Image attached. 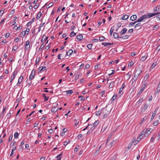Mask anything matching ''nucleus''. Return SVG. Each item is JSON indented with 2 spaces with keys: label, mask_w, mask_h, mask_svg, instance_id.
Masks as SVG:
<instances>
[{
  "label": "nucleus",
  "mask_w": 160,
  "mask_h": 160,
  "mask_svg": "<svg viewBox=\"0 0 160 160\" xmlns=\"http://www.w3.org/2000/svg\"><path fill=\"white\" fill-rule=\"evenodd\" d=\"M133 64V62H131L129 63V64L128 65V67H131L132 65Z\"/></svg>",
  "instance_id": "nucleus-54"
},
{
  "label": "nucleus",
  "mask_w": 160,
  "mask_h": 160,
  "mask_svg": "<svg viewBox=\"0 0 160 160\" xmlns=\"http://www.w3.org/2000/svg\"><path fill=\"white\" fill-rule=\"evenodd\" d=\"M44 47V45H43V44L42 43L41 45V46L40 48H39V50L40 51L41 50H42V49Z\"/></svg>",
  "instance_id": "nucleus-50"
},
{
  "label": "nucleus",
  "mask_w": 160,
  "mask_h": 160,
  "mask_svg": "<svg viewBox=\"0 0 160 160\" xmlns=\"http://www.w3.org/2000/svg\"><path fill=\"white\" fill-rule=\"evenodd\" d=\"M18 48V47L17 46V45L15 44L14 46L12 48V50L13 51H16Z\"/></svg>",
  "instance_id": "nucleus-27"
},
{
  "label": "nucleus",
  "mask_w": 160,
  "mask_h": 160,
  "mask_svg": "<svg viewBox=\"0 0 160 160\" xmlns=\"http://www.w3.org/2000/svg\"><path fill=\"white\" fill-rule=\"evenodd\" d=\"M92 42L93 43L95 42H98V39H94L92 40Z\"/></svg>",
  "instance_id": "nucleus-52"
},
{
  "label": "nucleus",
  "mask_w": 160,
  "mask_h": 160,
  "mask_svg": "<svg viewBox=\"0 0 160 160\" xmlns=\"http://www.w3.org/2000/svg\"><path fill=\"white\" fill-rule=\"evenodd\" d=\"M39 6V4L38 3H37L33 6V7L35 9H37L38 7Z\"/></svg>",
  "instance_id": "nucleus-45"
},
{
  "label": "nucleus",
  "mask_w": 160,
  "mask_h": 160,
  "mask_svg": "<svg viewBox=\"0 0 160 160\" xmlns=\"http://www.w3.org/2000/svg\"><path fill=\"white\" fill-rule=\"evenodd\" d=\"M23 79V77L21 75V76H20V77L19 78L18 80H19V81H20V82L21 83L22 82V81Z\"/></svg>",
  "instance_id": "nucleus-29"
},
{
  "label": "nucleus",
  "mask_w": 160,
  "mask_h": 160,
  "mask_svg": "<svg viewBox=\"0 0 160 160\" xmlns=\"http://www.w3.org/2000/svg\"><path fill=\"white\" fill-rule=\"evenodd\" d=\"M158 139V140L160 139V132H158V137H157Z\"/></svg>",
  "instance_id": "nucleus-64"
},
{
  "label": "nucleus",
  "mask_w": 160,
  "mask_h": 160,
  "mask_svg": "<svg viewBox=\"0 0 160 160\" xmlns=\"http://www.w3.org/2000/svg\"><path fill=\"white\" fill-rule=\"evenodd\" d=\"M129 16H128L127 15H126V14L122 16V19L123 20H126V19H127L128 18Z\"/></svg>",
  "instance_id": "nucleus-16"
},
{
  "label": "nucleus",
  "mask_w": 160,
  "mask_h": 160,
  "mask_svg": "<svg viewBox=\"0 0 160 160\" xmlns=\"http://www.w3.org/2000/svg\"><path fill=\"white\" fill-rule=\"evenodd\" d=\"M16 144V142L13 141H12L11 144V145L12 147L15 145Z\"/></svg>",
  "instance_id": "nucleus-46"
},
{
  "label": "nucleus",
  "mask_w": 160,
  "mask_h": 160,
  "mask_svg": "<svg viewBox=\"0 0 160 160\" xmlns=\"http://www.w3.org/2000/svg\"><path fill=\"white\" fill-rule=\"evenodd\" d=\"M145 88V87H143L141 89L139 92V94H140L143 91Z\"/></svg>",
  "instance_id": "nucleus-43"
},
{
  "label": "nucleus",
  "mask_w": 160,
  "mask_h": 160,
  "mask_svg": "<svg viewBox=\"0 0 160 160\" xmlns=\"http://www.w3.org/2000/svg\"><path fill=\"white\" fill-rule=\"evenodd\" d=\"M156 63H153L151 66L150 68H153L156 66Z\"/></svg>",
  "instance_id": "nucleus-47"
},
{
  "label": "nucleus",
  "mask_w": 160,
  "mask_h": 160,
  "mask_svg": "<svg viewBox=\"0 0 160 160\" xmlns=\"http://www.w3.org/2000/svg\"><path fill=\"white\" fill-rule=\"evenodd\" d=\"M19 134L18 132H15L14 134V137L15 138H17L18 137Z\"/></svg>",
  "instance_id": "nucleus-40"
},
{
  "label": "nucleus",
  "mask_w": 160,
  "mask_h": 160,
  "mask_svg": "<svg viewBox=\"0 0 160 160\" xmlns=\"http://www.w3.org/2000/svg\"><path fill=\"white\" fill-rule=\"evenodd\" d=\"M30 42L28 40L26 41L25 46V49H28L30 48Z\"/></svg>",
  "instance_id": "nucleus-7"
},
{
  "label": "nucleus",
  "mask_w": 160,
  "mask_h": 160,
  "mask_svg": "<svg viewBox=\"0 0 160 160\" xmlns=\"http://www.w3.org/2000/svg\"><path fill=\"white\" fill-rule=\"evenodd\" d=\"M102 45H103L105 46H106L108 45H112L113 44V43H110V42H102Z\"/></svg>",
  "instance_id": "nucleus-13"
},
{
  "label": "nucleus",
  "mask_w": 160,
  "mask_h": 160,
  "mask_svg": "<svg viewBox=\"0 0 160 160\" xmlns=\"http://www.w3.org/2000/svg\"><path fill=\"white\" fill-rule=\"evenodd\" d=\"M42 13L41 12H39L37 15L36 18L37 19H39L41 17L42 15Z\"/></svg>",
  "instance_id": "nucleus-23"
},
{
  "label": "nucleus",
  "mask_w": 160,
  "mask_h": 160,
  "mask_svg": "<svg viewBox=\"0 0 160 160\" xmlns=\"http://www.w3.org/2000/svg\"><path fill=\"white\" fill-rule=\"evenodd\" d=\"M92 44H89L87 45V48L89 49H91L92 47Z\"/></svg>",
  "instance_id": "nucleus-38"
},
{
  "label": "nucleus",
  "mask_w": 160,
  "mask_h": 160,
  "mask_svg": "<svg viewBox=\"0 0 160 160\" xmlns=\"http://www.w3.org/2000/svg\"><path fill=\"white\" fill-rule=\"evenodd\" d=\"M35 73V70L34 69H33L32 72L30 75L29 76V79L30 80H31L33 79L34 77V76Z\"/></svg>",
  "instance_id": "nucleus-4"
},
{
  "label": "nucleus",
  "mask_w": 160,
  "mask_h": 160,
  "mask_svg": "<svg viewBox=\"0 0 160 160\" xmlns=\"http://www.w3.org/2000/svg\"><path fill=\"white\" fill-rule=\"evenodd\" d=\"M99 123V121L98 120H97L94 123H93V125L92 126H91V129L93 130L97 126Z\"/></svg>",
  "instance_id": "nucleus-5"
},
{
  "label": "nucleus",
  "mask_w": 160,
  "mask_h": 160,
  "mask_svg": "<svg viewBox=\"0 0 160 160\" xmlns=\"http://www.w3.org/2000/svg\"><path fill=\"white\" fill-rule=\"evenodd\" d=\"M137 16L136 15H133L130 18V20L132 21H133L136 19Z\"/></svg>",
  "instance_id": "nucleus-10"
},
{
  "label": "nucleus",
  "mask_w": 160,
  "mask_h": 160,
  "mask_svg": "<svg viewBox=\"0 0 160 160\" xmlns=\"http://www.w3.org/2000/svg\"><path fill=\"white\" fill-rule=\"evenodd\" d=\"M150 130H151V129H149L148 130L147 129H144L142 132V135H143L145 137H147L149 134H150L151 132L152 131V130L150 131Z\"/></svg>",
  "instance_id": "nucleus-1"
},
{
  "label": "nucleus",
  "mask_w": 160,
  "mask_h": 160,
  "mask_svg": "<svg viewBox=\"0 0 160 160\" xmlns=\"http://www.w3.org/2000/svg\"><path fill=\"white\" fill-rule=\"evenodd\" d=\"M66 92H67V94H71L73 93V91L72 90H70L68 91H66Z\"/></svg>",
  "instance_id": "nucleus-24"
},
{
  "label": "nucleus",
  "mask_w": 160,
  "mask_h": 160,
  "mask_svg": "<svg viewBox=\"0 0 160 160\" xmlns=\"http://www.w3.org/2000/svg\"><path fill=\"white\" fill-rule=\"evenodd\" d=\"M157 112L155 110L154 111V112H153L152 114V116L151 117V120L153 119L155 116V115L156 114Z\"/></svg>",
  "instance_id": "nucleus-25"
},
{
  "label": "nucleus",
  "mask_w": 160,
  "mask_h": 160,
  "mask_svg": "<svg viewBox=\"0 0 160 160\" xmlns=\"http://www.w3.org/2000/svg\"><path fill=\"white\" fill-rule=\"evenodd\" d=\"M18 71L16 70H15L11 77V81L13 80L14 79Z\"/></svg>",
  "instance_id": "nucleus-6"
},
{
  "label": "nucleus",
  "mask_w": 160,
  "mask_h": 160,
  "mask_svg": "<svg viewBox=\"0 0 160 160\" xmlns=\"http://www.w3.org/2000/svg\"><path fill=\"white\" fill-rule=\"evenodd\" d=\"M79 77V75L78 74H77L76 75L75 78V79L76 80H78Z\"/></svg>",
  "instance_id": "nucleus-53"
},
{
  "label": "nucleus",
  "mask_w": 160,
  "mask_h": 160,
  "mask_svg": "<svg viewBox=\"0 0 160 160\" xmlns=\"http://www.w3.org/2000/svg\"><path fill=\"white\" fill-rule=\"evenodd\" d=\"M4 9H2L1 10V11H0V17L2 16V15L4 13Z\"/></svg>",
  "instance_id": "nucleus-37"
},
{
  "label": "nucleus",
  "mask_w": 160,
  "mask_h": 160,
  "mask_svg": "<svg viewBox=\"0 0 160 160\" xmlns=\"http://www.w3.org/2000/svg\"><path fill=\"white\" fill-rule=\"evenodd\" d=\"M157 14V13H149L148 15H146V16L147 17V18H149L151 17H152L153 16H154L156 15Z\"/></svg>",
  "instance_id": "nucleus-8"
},
{
  "label": "nucleus",
  "mask_w": 160,
  "mask_h": 160,
  "mask_svg": "<svg viewBox=\"0 0 160 160\" xmlns=\"http://www.w3.org/2000/svg\"><path fill=\"white\" fill-rule=\"evenodd\" d=\"M148 106V105L146 103L145 104V105L143 107V109H144V110H146Z\"/></svg>",
  "instance_id": "nucleus-42"
},
{
  "label": "nucleus",
  "mask_w": 160,
  "mask_h": 160,
  "mask_svg": "<svg viewBox=\"0 0 160 160\" xmlns=\"http://www.w3.org/2000/svg\"><path fill=\"white\" fill-rule=\"evenodd\" d=\"M76 33L74 32L73 31H72L70 33V36L71 37H72L75 36L76 35Z\"/></svg>",
  "instance_id": "nucleus-34"
},
{
  "label": "nucleus",
  "mask_w": 160,
  "mask_h": 160,
  "mask_svg": "<svg viewBox=\"0 0 160 160\" xmlns=\"http://www.w3.org/2000/svg\"><path fill=\"white\" fill-rule=\"evenodd\" d=\"M48 98H49V97H47V96L45 97H44V102H46V101H48Z\"/></svg>",
  "instance_id": "nucleus-57"
},
{
  "label": "nucleus",
  "mask_w": 160,
  "mask_h": 160,
  "mask_svg": "<svg viewBox=\"0 0 160 160\" xmlns=\"http://www.w3.org/2000/svg\"><path fill=\"white\" fill-rule=\"evenodd\" d=\"M123 89H122V88H120L119 90V93L120 94H121V95H122L123 94V92L122 91Z\"/></svg>",
  "instance_id": "nucleus-39"
},
{
  "label": "nucleus",
  "mask_w": 160,
  "mask_h": 160,
  "mask_svg": "<svg viewBox=\"0 0 160 160\" xmlns=\"http://www.w3.org/2000/svg\"><path fill=\"white\" fill-rule=\"evenodd\" d=\"M142 72V70L140 68H136L134 71V77L138 78Z\"/></svg>",
  "instance_id": "nucleus-2"
},
{
  "label": "nucleus",
  "mask_w": 160,
  "mask_h": 160,
  "mask_svg": "<svg viewBox=\"0 0 160 160\" xmlns=\"http://www.w3.org/2000/svg\"><path fill=\"white\" fill-rule=\"evenodd\" d=\"M114 85V81L112 82L110 84L109 87V88H113Z\"/></svg>",
  "instance_id": "nucleus-20"
},
{
  "label": "nucleus",
  "mask_w": 160,
  "mask_h": 160,
  "mask_svg": "<svg viewBox=\"0 0 160 160\" xmlns=\"http://www.w3.org/2000/svg\"><path fill=\"white\" fill-rule=\"evenodd\" d=\"M67 131V129L66 128H64L62 130V132H64V133L66 132Z\"/></svg>",
  "instance_id": "nucleus-60"
},
{
  "label": "nucleus",
  "mask_w": 160,
  "mask_h": 160,
  "mask_svg": "<svg viewBox=\"0 0 160 160\" xmlns=\"http://www.w3.org/2000/svg\"><path fill=\"white\" fill-rule=\"evenodd\" d=\"M146 18H147V17L146 16V15H144L141 16L136 21L137 22H140L143 21H144V20H145Z\"/></svg>",
  "instance_id": "nucleus-3"
},
{
  "label": "nucleus",
  "mask_w": 160,
  "mask_h": 160,
  "mask_svg": "<svg viewBox=\"0 0 160 160\" xmlns=\"http://www.w3.org/2000/svg\"><path fill=\"white\" fill-rule=\"evenodd\" d=\"M79 146H77V147H76L75 149H74V151L75 152H77L78 151V148H79Z\"/></svg>",
  "instance_id": "nucleus-59"
},
{
  "label": "nucleus",
  "mask_w": 160,
  "mask_h": 160,
  "mask_svg": "<svg viewBox=\"0 0 160 160\" xmlns=\"http://www.w3.org/2000/svg\"><path fill=\"white\" fill-rule=\"evenodd\" d=\"M114 29V26H112L110 30V34L111 35H112V33L113 32Z\"/></svg>",
  "instance_id": "nucleus-21"
},
{
  "label": "nucleus",
  "mask_w": 160,
  "mask_h": 160,
  "mask_svg": "<svg viewBox=\"0 0 160 160\" xmlns=\"http://www.w3.org/2000/svg\"><path fill=\"white\" fill-rule=\"evenodd\" d=\"M53 4V2H50V3L46 7L47 8H48L50 7H51L52 6Z\"/></svg>",
  "instance_id": "nucleus-26"
},
{
  "label": "nucleus",
  "mask_w": 160,
  "mask_h": 160,
  "mask_svg": "<svg viewBox=\"0 0 160 160\" xmlns=\"http://www.w3.org/2000/svg\"><path fill=\"white\" fill-rule=\"evenodd\" d=\"M101 113V111H98L96 112V115L97 116H99L100 115V114Z\"/></svg>",
  "instance_id": "nucleus-44"
},
{
  "label": "nucleus",
  "mask_w": 160,
  "mask_h": 160,
  "mask_svg": "<svg viewBox=\"0 0 160 160\" xmlns=\"http://www.w3.org/2000/svg\"><path fill=\"white\" fill-rule=\"evenodd\" d=\"M156 13H157V14L156 17L157 18H158L159 20H160V12H156Z\"/></svg>",
  "instance_id": "nucleus-22"
},
{
  "label": "nucleus",
  "mask_w": 160,
  "mask_h": 160,
  "mask_svg": "<svg viewBox=\"0 0 160 160\" xmlns=\"http://www.w3.org/2000/svg\"><path fill=\"white\" fill-rule=\"evenodd\" d=\"M159 26L158 25H156L153 27V29H156L158 28Z\"/></svg>",
  "instance_id": "nucleus-61"
},
{
  "label": "nucleus",
  "mask_w": 160,
  "mask_h": 160,
  "mask_svg": "<svg viewBox=\"0 0 160 160\" xmlns=\"http://www.w3.org/2000/svg\"><path fill=\"white\" fill-rule=\"evenodd\" d=\"M127 29L126 28H123L120 32V35H122L124 34L127 31Z\"/></svg>",
  "instance_id": "nucleus-15"
},
{
  "label": "nucleus",
  "mask_w": 160,
  "mask_h": 160,
  "mask_svg": "<svg viewBox=\"0 0 160 160\" xmlns=\"http://www.w3.org/2000/svg\"><path fill=\"white\" fill-rule=\"evenodd\" d=\"M58 108L57 107H53L51 109V112L53 113H55L56 111H58Z\"/></svg>",
  "instance_id": "nucleus-11"
},
{
  "label": "nucleus",
  "mask_w": 160,
  "mask_h": 160,
  "mask_svg": "<svg viewBox=\"0 0 160 160\" xmlns=\"http://www.w3.org/2000/svg\"><path fill=\"white\" fill-rule=\"evenodd\" d=\"M10 35V34L9 33H6L5 35V37L6 38H8L9 36Z\"/></svg>",
  "instance_id": "nucleus-62"
},
{
  "label": "nucleus",
  "mask_w": 160,
  "mask_h": 160,
  "mask_svg": "<svg viewBox=\"0 0 160 160\" xmlns=\"http://www.w3.org/2000/svg\"><path fill=\"white\" fill-rule=\"evenodd\" d=\"M141 25V24L140 23H138L135 26V28H138V29H139L140 28L139 27Z\"/></svg>",
  "instance_id": "nucleus-19"
},
{
  "label": "nucleus",
  "mask_w": 160,
  "mask_h": 160,
  "mask_svg": "<svg viewBox=\"0 0 160 160\" xmlns=\"http://www.w3.org/2000/svg\"><path fill=\"white\" fill-rule=\"evenodd\" d=\"M153 11L154 12H160V6L155 7L153 9Z\"/></svg>",
  "instance_id": "nucleus-9"
},
{
  "label": "nucleus",
  "mask_w": 160,
  "mask_h": 160,
  "mask_svg": "<svg viewBox=\"0 0 160 160\" xmlns=\"http://www.w3.org/2000/svg\"><path fill=\"white\" fill-rule=\"evenodd\" d=\"M113 36L115 38H119V37L118 36V34L116 32H114L113 33Z\"/></svg>",
  "instance_id": "nucleus-18"
},
{
  "label": "nucleus",
  "mask_w": 160,
  "mask_h": 160,
  "mask_svg": "<svg viewBox=\"0 0 160 160\" xmlns=\"http://www.w3.org/2000/svg\"><path fill=\"white\" fill-rule=\"evenodd\" d=\"M13 137V135L12 134L10 135L9 136L8 141L9 142L12 139Z\"/></svg>",
  "instance_id": "nucleus-49"
},
{
  "label": "nucleus",
  "mask_w": 160,
  "mask_h": 160,
  "mask_svg": "<svg viewBox=\"0 0 160 160\" xmlns=\"http://www.w3.org/2000/svg\"><path fill=\"white\" fill-rule=\"evenodd\" d=\"M32 23V22H31L30 21L27 24V26H29Z\"/></svg>",
  "instance_id": "nucleus-63"
},
{
  "label": "nucleus",
  "mask_w": 160,
  "mask_h": 160,
  "mask_svg": "<svg viewBox=\"0 0 160 160\" xmlns=\"http://www.w3.org/2000/svg\"><path fill=\"white\" fill-rule=\"evenodd\" d=\"M158 122H159V121L158 120H157L156 121H155L154 123H153V125L154 126H157L158 124Z\"/></svg>",
  "instance_id": "nucleus-30"
},
{
  "label": "nucleus",
  "mask_w": 160,
  "mask_h": 160,
  "mask_svg": "<svg viewBox=\"0 0 160 160\" xmlns=\"http://www.w3.org/2000/svg\"><path fill=\"white\" fill-rule=\"evenodd\" d=\"M109 112L108 111V112L104 115L103 118H105L107 117L108 116V114H109Z\"/></svg>",
  "instance_id": "nucleus-58"
},
{
  "label": "nucleus",
  "mask_w": 160,
  "mask_h": 160,
  "mask_svg": "<svg viewBox=\"0 0 160 160\" xmlns=\"http://www.w3.org/2000/svg\"><path fill=\"white\" fill-rule=\"evenodd\" d=\"M21 34L23 35V36H24L26 34V31H23L21 32Z\"/></svg>",
  "instance_id": "nucleus-56"
},
{
  "label": "nucleus",
  "mask_w": 160,
  "mask_h": 160,
  "mask_svg": "<svg viewBox=\"0 0 160 160\" xmlns=\"http://www.w3.org/2000/svg\"><path fill=\"white\" fill-rule=\"evenodd\" d=\"M138 78H135L134 77H134H133V78L132 79V84L135 82L137 79Z\"/></svg>",
  "instance_id": "nucleus-41"
},
{
  "label": "nucleus",
  "mask_w": 160,
  "mask_h": 160,
  "mask_svg": "<svg viewBox=\"0 0 160 160\" xmlns=\"http://www.w3.org/2000/svg\"><path fill=\"white\" fill-rule=\"evenodd\" d=\"M62 153H61L60 154H59L56 157V158H60V157H61V156H62Z\"/></svg>",
  "instance_id": "nucleus-55"
},
{
  "label": "nucleus",
  "mask_w": 160,
  "mask_h": 160,
  "mask_svg": "<svg viewBox=\"0 0 160 160\" xmlns=\"http://www.w3.org/2000/svg\"><path fill=\"white\" fill-rule=\"evenodd\" d=\"M105 38L103 36H102L99 38V40L101 41H103L105 39Z\"/></svg>",
  "instance_id": "nucleus-36"
},
{
  "label": "nucleus",
  "mask_w": 160,
  "mask_h": 160,
  "mask_svg": "<svg viewBox=\"0 0 160 160\" xmlns=\"http://www.w3.org/2000/svg\"><path fill=\"white\" fill-rule=\"evenodd\" d=\"M73 50L72 49H70L68 52H66V54L67 55L70 56L73 53Z\"/></svg>",
  "instance_id": "nucleus-12"
},
{
  "label": "nucleus",
  "mask_w": 160,
  "mask_h": 160,
  "mask_svg": "<svg viewBox=\"0 0 160 160\" xmlns=\"http://www.w3.org/2000/svg\"><path fill=\"white\" fill-rule=\"evenodd\" d=\"M140 140H139V139L138 138H137V140H135L133 141V143H134V145H135L137 144Z\"/></svg>",
  "instance_id": "nucleus-28"
},
{
  "label": "nucleus",
  "mask_w": 160,
  "mask_h": 160,
  "mask_svg": "<svg viewBox=\"0 0 160 160\" xmlns=\"http://www.w3.org/2000/svg\"><path fill=\"white\" fill-rule=\"evenodd\" d=\"M147 56H144L141 58V60L142 61H144L147 59Z\"/></svg>",
  "instance_id": "nucleus-35"
},
{
  "label": "nucleus",
  "mask_w": 160,
  "mask_h": 160,
  "mask_svg": "<svg viewBox=\"0 0 160 160\" xmlns=\"http://www.w3.org/2000/svg\"><path fill=\"white\" fill-rule=\"evenodd\" d=\"M142 99H143L142 98L139 99V100L137 102V103H138V104H139L140 103L142 102Z\"/></svg>",
  "instance_id": "nucleus-51"
},
{
  "label": "nucleus",
  "mask_w": 160,
  "mask_h": 160,
  "mask_svg": "<svg viewBox=\"0 0 160 160\" xmlns=\"http://www.w3.org/2000/svg\"><path fill=\"white\" fill-rule=\"evenodd\" d=\"M117 96V95H116V94H114L112 97L111 98V100L112 101H113L114 100H115Z\"/></svg>",
  "instance_id": "nucleus-33"
},
{
  "label": "nucleus",
  "mask_w": 160,
  "mask_h": 160,
  "mask_svg": "<svg viewBox=\"0 0 160 160\" xmlns=\"http://www.w3.org/2000/svg\"><path fill=\"white\" fill-rule=\"evenodd\" d=\"M92 126V125L91 124H89L85 128H84L83 129V131H85V130H86L88 127H89V126Z\"/></svg>",
  "instance_id": "nucleus-48"
},
{
  "label": "nucleus",
  "mask_w": 160,
  "mask_h": 160,
  "mask_svg": "<svg viewBox=\"0 0 160 160\" xmlns=\"http://www.w3.org/2000/svg\"><path fill=\"white\" fill-rule=\"evenodd\" d=\"M137 22H136V21H135L134 22H130L128 25V26L129 27H131V26H132L133 25H134V24H135V23H136Z\"/></svg>",
  "instance_id": "nucleus-32"
},
{
  "label": "nucleus",
  "mask_w": 160,
  "mask_h": 160,
  "mask_svg": "<svg viewBox=\"0 0 160 160\" xmlns=\"http://www.w3.org/2000/svg\"><path fill=\"white\" fill-rule=\"evenodd\" d=\"M83 36L82 34L78 35L77 36V38L78 40L81 41L82 38Z\"/></svg>",
  "instance_id": "nucleus-14"
},
{
  "label": "nucleus",
  "mask_w": 160,
  "mask_h": 160,
  "mask_svg": "<svg viewBox=\"0 0 160 160\" xmlns=\"http://www.w3.org/2000/svg\"><path fill=\"white\" fill-rule=\"evenodd\" d=\"M129 37L128 36L126 35L125 36H123L122 37H119V38H122L124 39H127Z\"/></svg>",
  "instance_id": "nucleus-31"
},
{
  "label": "nucleus",
  "mask_w": 160,
  "mask_h": 160,
  "mask_svg": "<svg viewBox=\"0 0 160 160\" xmlns=\"http://www.w3.org/2000/svg\"><path fill=\"white\" fill-rule=\"evenodd\" d=\"M149 77V75L148 74H146L145 76H144V78L143 79V81L144 82H145L147 80V79Z\"/></svg>",
  "instance_id": "nucleus-17"
}]
</instances>
